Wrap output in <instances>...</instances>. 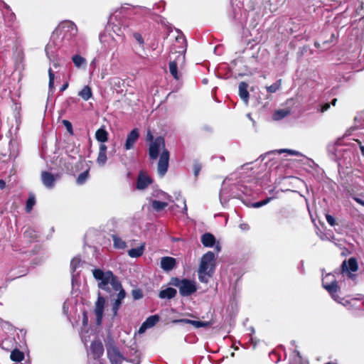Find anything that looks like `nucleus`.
<instances>
[{"instance_id":"obj_1","label":"nucleus","mask_w":364,"mask_h":364,"mask_svg":"<svg viewBox=\"0 0 364 364\" xmlns=\"http://www.w3.org/2000/svg\"><path fill=\"white\" fill-rule=\"evenodd\" d=\"M77 33V26L73 22L68 21L60 23L52 33L50 41L46 46L47 57L51 59L60 47L73 46Z\"/></svg>"},{"instance_id":"obj_2","label":"nucleus","mask_w":364,"mask_h":364,"mask_svg":"<svg viewBox=\"0 0 364 364\" xmlns=\"http://www.w3.org/2000/svg\"><path fill=\"white\" fill-rule=\"evenodd\" d=\"M94 277L100 281L98 287L102 290L110 291V288L115 292L119 291L117 298L114 299L112 304V312L115 316L117 314V311L122 305V301L125 297V291L122 287L120 282L117 278L114 276L112 272H103L100 269H95L92 272Z\"/></svg>"},{"instance_id":"obj_3","label":"nucleus","mask_w":364,"mask_h":364,"mask_svg":"<svg viewBox=\"0 0 364 364\" xmlns=\"http://www.w3.org/2000/svg\"><path fill=\"white\" fill-rule=\"evenodd\" d=\"M134 14V8L125 5L117 9L109 17L107 31H112L118 37L124 39L131 32V17Z\"/></svg>"},{"instance_id":"obj_4","label":"nucleus","mask_w":364,"mask_h":364,"mask_svg":"<svg viewBox=\"0 0 364 364\" xmlns=\"http://www.w3.org/2000/svg\"><path fill=\"white\" fill-rule=\"evenodd\" d=\"M160 150H162L158 163L157 171L161 176H164L167 172L169 161V151L165 148L164 138H156L149 145V154L151 159H156Z\"/></svg>"},{"instance_id":"obj_5","label":"nucleus","mask_w":364,"mask_h":364,"mask_svg":"<svg viewBox=\"0 0 364 364\" xmlns=\"http://www.w3.org/2000/svg\"><path fill=\"white\" fill-rule=\"evenodd\" d=\"M215 269V255L208 251L203 255L198 270V279L203 283H208Z\"/></svg>"},{"instance_id":"obj_6","label":"nucleus","mask_w":364,"mask_h":364,"mask_svg":"<svg viewBox=\"0 0 364 364\" xmlns=\"http://www.w3.org/2000/svg\"><path fill=\"white\" fill-rule=\"evenodd\" d=\"M241 193L250 195L247 187L240 184H229V180H224L220 192V200L223 205L228 203L230 198H240Z\"/></svg>"},{"instance_id":"obj_7","label":"nucleus","mask_w":364,"mask_h":364,"mask_svg":"<svg viewBox=\"0 0 364 364\" xmlns=\"http://www.w3.org/2000/svg\"><path fill=\"white\" fill-rule=\"evenodd\" d=\"M172 284L178 288L182 296H191L197 291L196 282L190 279L175 278Z\"/></svg>"},{"instance_id":"obj_8","label":"nucleus","mask_w":364,"mask_h":364,"mask_svg":"<svg viewBox=\"0 0 364 364\" xmlns=\"http://www.w3.org/2000/svg\"><path fill=\"white\" fill-rule=\"evenodd\" d=\"M322 285L323 287L331 294L333 300L341 303L339 297L336 294L338 291V285L334 275L331 274H327L325 277H323L322 279Z\"/></svg>"},{"instance_id":"obj_9","label":"nucleus","mask_w":364,"mask_h":364,"mask_svg":"<svg viewBox=\"0 0 364 364\" xmlns=\"http://www.w3.org/2000/svg\"><path fill=\"white\" fill-rule=\"evenodd\" d=\"M352 155L353 151L349 149L336 150V157L337 159L338 166L346 167L350 166L352 161Z\"/></svg>"},{"instance_id":"obj_10","label":"nucleus","mask_w":364,"mask_h":364,"mask_svg":"<svg viewBox=\"0 0 364 364\" xmlns=\"http://www.w3.org/2000/svg\"><path fill=\"white\" fill-rule=\"evenodd\" d=\"M358 268V262L353 257L350 258L348 261H343L341 264L342 273L347 274L348 277L350 278L353 277V275L351 274V272H356Z\"/></svg>"},{"instance_id":"obj_11","label":"nucleus","mask_w":364,"mask_h":364,"mask_svg":"<svg viewBox=\"0 0 364 364\" xmlns=\"http://www.w3.org/2000/svg\"><path fill=\"white\" fill-rule=\"evenodd\" d=\"M107 357L111 364H122L124 360L123 355L115 346H109L107 349Z\"/></svg>"},{"instance_id":"obj_12","label":"nucleus","mask_w":364,"mask_h":364,"mask_svg":"<svg viewBox=\"0 0 364 364\" xmlns=\"http://www.w3.org/2000/svg\"><path fill=\"white\" fill-rule=\"evenodd\" d=\"M104 353V348L100 341H92L90 350L87 353L89 356L92 357L95 360L100 358Z\"/></svg>"},{"instance_id":"obj_13","label":"nucleus","mask_w":364,"mask_h":364,"mask_svg":"<svg viewBox=\"0 0 364 364\" xmlns=\"http://www.w3.org/2000/svg\"><path fill=\"white\" fill-rule=\"evenodd\" d=\"M105 304V298L99 294L97 300L95 303V314L96 316V323L97 325H100L102 323Z\"/></svg>"},{"instance_id":"obj_14","label":"nucleus","mask_w":364,"mask_h":364,"mask_svg":"<svg viewBox=\"0 0 364 364\" xmlns=\"http://www.w3.org/2000/svg\"><path fill=\"white\" fill-rule=\"evenodd\" d=\"M0 2L3 4L2 15L4 16L5 23L8 26H12L16 20V16L7 4L2 1H0Z\"/></svg>"},{"instance_id":"obj_15","label":"nucleus","mask_w":364,"mask_h":364,"mask_svg":"<svg viewBox=\"0 0 364 364\" xmlns=\"http://www.w3.org/2000/svg\"><path fill=\"white\" fill-rule=\"evenodd\" d=\"M139 138V132L137 128L132 129L127 135L124 144L126 150H130Z\"/></svg>"},{"instance_id":"obj_16","label":"nucleus","mask_w":364,"mask_h":364,"mask_svg":"<svg viewBox=\"0 0 364 364\" xmlns=\"http://www.w3.org/2000/svg\"><path fill=\"white\" fill-rule=\"evenodd\" d=\"M151 178L145 173L141 171L138 176L136 181V188L144 190L151 183Z\"/></svg>"},{"instance_id":"obj_17","label":"nucleus","mask_w":364,"mask_h":364,"mask_svg":"<svg viewBox=\"0 0 364 364\" xmlns=\"http://www.w3.org/2000/svg\"><path fill=\"white\" fill-rule=\"evenodd\" d=\"M55 177L53 174L48 171L41 172V181L43 184L47 188H53L55 183Z\"/></svg>"},{"instance_id":"obj_18","label":"nucleus","mask_w":364,"mask_h":364,"mask_svg":"<svg viewBox=\"0 0 364 364\" xmlns=\"http://www.w3.org/2000/svg\"><path fill=\"white\" fill-rule=\"evenodd\" d=\"M176 264V261L175 258L171 257H164L161 259L160 266L163 270L169 272L175 267Z\"/></svg>"},{"instance_id":"obj_19","label":"nucleus","mask_w":364,"mask_h":364,"mask_svg":"<svg viewBox=\"0 0 364 364\" xmlns=\"http://www.w3.org/2000/svg\"><path fill=\"white\" fill-rule=\"evenodd\" d=\"M107 147L105 144H101L100 145L99 153H98V156L97 158V163L100 166H103L105 165V164L107 162Z\"/></svg>"},{"instance_id":"obj_20","label":"nucleus","mask_w":364,"mask_h":364,"mask_svg":"<svg viewBox=\"0 0 364 364\" xmlns=\"http://www.w3.org/2000/svg\"><path fill=\"white\" fill-rule=\"evenodd\" d=\"M247 87L248 85L245 82H241L238 86L240 97L244 101V102L246 105L248 104L250 97Z\"/></svg>"},{"instance_id":"obj_21","label":"nucleus","mask_w":364,"mask_h":364,"mask_svg":"<svg viewBox=\"0 0 364 364\" xmlns=\"http://www.w3.org/2000/svg\"><path fill=\"white\" fill-rule=\"evenodd\" d=\"M200 240L202 244L207 247H212L215 243V237L209 232L202 235Z\"/></svg>"},{"instance_id":"obj_22","label":"nucleus","mask_w":364,"mask_h":364,"mask_svg":"<svg viewBox=\"0 0 364 364\" xmlns=\"http://www.w3.org/2000/svg\"><path fill=\"white\" fill-rule=\"evenodd\" d=\"M95 138L96 139L104 144L108 140V132L105 129V127H102L99 129H97L95 132Z\"/></svg>"},{"instance_id":"obj_23","label":"nucleus","mask_w":364,"mask_h":364,"mask_svg":"<svg viewBox=\"0 0 364 364\" xmlns=\"http://www.w3.org/2000/svg\"><path fill=\"white\" fill-rule=\"evenodd\" d=\"M176 290L172 287H168L166 289L161 290L159 294V296L161 299H171L176 295Z\"/></svg>"},{"instance_id":"obj_24","label":"nucleus","mask_w":364,"mask_h":364,"mask_svg":"<svg viewBox=\"0 0 364 364\" xmlns=\"http://www.w3.org/2000/svg\"><path fill=\"white\" fill-rule=\"evenodd\" d=\"M145 243H142L136 248H132L128 251V255L132 258H137L141 257L144 252Z\"/></svg>"},{"instance_id":"obj_25","label":"nucleus","mask_w":364,"mask_h":364,"mask_svg":"<svg viewBox=\"0 0 364 364\" xmlns=\"http://www.w3.org/2000/svg\"><path fill=\"white\" fill-rule=\"evenodd\" d=\"M78 95L85 101L89 100L92 97V91L89 85L85 86L79 92Z\"/></svg>"},{"instance_id":"obj_26","label":"nucleus","mask_w":364,"mask_h":364,"mask_svg":"<svg viewBox=\"0 0 364 364\" xmlns=\"http://www.w3.org/2000/svg\"><path fill=\"white\" fill-rule=\"evenodd\" d=\"M82 262L80 258L79 257H74L70 262V268L73 272V277H72V282H74L75 275L74 274V272L77 271V269L81 266Z\"/></svg>"},{"instance_id":"obj_27","label":"nucleus","mask_w":364,"mask_h":364,"mask_svg":"<svg viewBox=\"0 0 364 364\" xmlns=\"http://www.w3.org/2000/svg\"><path fill=\"white\" fill-rule=\"evenodd\" d=\"M10 358L13 361L21 362L24 359V353L18 349L11 351Z\"/></svg>"},{"instance_id":"obj_28","label":"nucleus","mask_w":364,"mask_h":364,"mask_svg":"<svg viewBox=\"0 0 364 364\" xmlns=\"http://www.w3.org/2000/svg\"><path fill=\"white\" fill-rule=\"evenodd\" d=\"M281 87H282V80L279 79V80H277L272 85H271L269 86H267L266 90H267V92H269V93H274L277 91H278L279 90H280Z\"/></svg>"},{"instance_id":"obj_29","label":"nucleus","mask_w":364,"mask_h":364,"mask_svg":"<svg viewBox=\"0 0 364 364\" xmlns=\"http://www.w3.org/2000/svg\"><path fill=\"white\" fill-rule=\"evenodd\" d=\"M72 60H73L74 65L77 68H80L82 65L86 64L85 58L82 57L80 55H73V58H72Z\"/></svg>"},{"instance_id":"obj_30","label":"nucleus","mask_w":364,"mask_h":364,"mask_svg":"<svg viewBox=\"0 0 364 364\" xmlns=\"http://www.w3.org/2000/svg\"><path fill=\"white\" fill-rule=\"evenodd\" d=\"M159 321V316L158 315H153L148 317L144 323L146 326L150 328L154 326L156 323Z\"/></svg>"},{"instance_id":"obj_31","label":"nucleus","mask_w":364,"mask_h":364,"mask_svg":"<svg viewBox=\"0 0 364 364\" xmlns=\"http://www.w3.org/2000/svg\"><path fill=\"white\" fill-rule=\"evenodd\" d=\"M191 324L196 328H208L212 325V322L191 320Z\"/></svg>"},{"instance_id":"obj_32","label":"nucleus","mask_w":364,"mask_h":364,"mask_svg":"<svg viewBox=\"0 0 364 364\" xmlns=\"http://www.w3.org/2000/svg\"><path fill=\"white\" fill-rule=\"evenodd\" d=\"M289 112L286 109H279L274 112L273 119L274 120H280L289 114Z\"/></svg>"},{"instance_id":"obj_33","label":"nucleus","mask_w":364,"mask_h":364,"mask_svg":"<svg viewBox=\"0 0 364 364\" xmlns=\"http://www.w3.org/2000/svg\"><path fill=\"white\" fill-rule=\"evenodd\" d=\"M151 205H152V208L156 211H160V210H163L164 208H165L168 205V203L166 202H162V201L154 200L152 201Z\"/></svg>"},{"instance_id":"obj_34","label":"nucleus","mask_w":364,"mask_h":364,"mask_svg":"<svg viewBox=\"0 0 364 364\" xmlns=\"http://www.w3.org/2000/svg\"><path fill=\"white\" fill-rule=\"evenodd\" d=\"M114 247L117 249H124L126 247V242L122 240L120 237L113 235Z\"/></svg>"},{"instance_id":"obj_35","label":"nucleus","mask_w":364,"mask_h":364,"mask_svg":"<svg viewBox=\"0 0 364 364\" xmlns=\"http://www.w3.org/2000/svg\"><path fill=\"white\" fill-rule=\"evenodd\" d=\"M36 204V198L33 195H30L29 198L26 201V210L27 213H29L33 209V207Z\"/></svg>"},{"instance_id":"obj_36","label":"nucleus","mask_w":364,"mask_h":364,"mask_svg":"<svg viewBox=\"0 0 364 364\" xmlns=\"http://www.w3.org/2000/svg\"><path fill=\"white\" fill-rule=\"evenodd\" d=\"M169 71L175 79H178L177 63L175 60L169 63Z\"/></svg>"},{"instance_id":"obj_37","label":"nucleus","mask_w":364,"mask_h":364,"mask_svg":"<svg viewBox=\"0 0 364 364\" xmlns=\"http://www.w3.org/2000/svg\"><path fill=\"white\" fill-rule=\"evenodd\" d=\"M48 75H49V82L48 87L49 90L52 91L54 89V78L55 75L51 68L48 69Z\"/></svg>"},{"instance_id":"obj_38","label":"nucleus","mask_w":364,"mask_h":364,"mask_svg":"<svg viewBox=\"0 0 364 364\" xmlns=\"http://www.w3.org/2000/svg\"><path fill=\"white\" fill-rule=\"evenodd\" d=\"M88 176H89L88 171H85L81 173L77 178V184H79V185L83 184L86 181V180L88 178Z\"/></svg>"},{"instance_id":"obj_39","label":"nucleus","mask_w":364,"mask_h":364,"mask_svg":"<svg viewBox=\"0 0 364 364\" xmlns=\"http://www.w3.org/2000/svg\"><path fill=\"white\" fill-rule=\"evenodd\" d=\"M133 37L134 40L139 43V45L141 48H144V41L142 36L138 32H134L133 33Z\"/></svg>"},{"instance_id":"obj_40","label":"nucleus","mask_w":364,"mask_h":364,"mask_svg":"<svg viewBox=\"0 0 364 364\" xmlns=\"http://www.w3.org/2000/svg\"><path fill=\"white\" fill-rule=\"evenodd\" d=\"M63 124L65 127L67 131L70 134H73V126L70 122L66 119H63L62 122Z\"/></svg>"},{"instance_id":"obj_41","label":"nucleus","mask_w":364,"mask_h":364,"mask_svg":"<svg viewBox=\"0 0 364 364\" xmlns=\"http://www.w3.org/2000/svg\"><path fill=\"white\" fill-rule=\"evenodd\" d=\"M202 168V166L199 163H195L193 164V172L196 177H197Z\"/></svg>"},{"instance_id":"obj_42","label":"nucleus","mask_w":364,"mask_h":364,"mask_svg":"<svg viewBox=\"0 0 364 364\" xmlns=\"http://www.w3.org/2000/svg\"><path fill=\"white\" fill-rule=\"evenodd\" d=\"M330 108V104L329 103H325L323 105H319V107L317 108V111L320 112L321 113L325 112Z\"/></svg>"},{"instance_id":"obj_43","label":"nucleus","mask_w":364,"mask_h":364,"mask_svg":"<svg viewBox=\"0 0 364 364\" xmlns=\"http://www.w3.org/2000/svg\"><path fill=\"white\" fill-rule=\"evenodd\" d=\"M269 198L268 199H266V200H262V201H259V202H257V203H255L252 204V207L254 208H260L264 205H266L269 201Z\"/></svg>"},{"instance_id":"obj_44","label":"nucleus","mask_w":364,"mask_h":364,"mask_svg":"<svg viewBox=\"0 0 364 364\" xmlns=\"http://www.w3.org/2000/svg\"><path fill=\"white\" fill-rule=\"evenodd\" d=\"M278 152L280 153V154L283 153V152H287L289 154L294 155V156L300 155V153L299 151H294V150H291V149H280L279 151H278Z\"/></svg>"},{"instance_id":"obj_45","label":"nucleus","mask_w":364,"mask_h":364,"mask_svg":"<svg viewBox=\"0 0 364 364\" xmlns=\"http://www.w3.org/2000/svg\"><path fill=\"white\" fill-rule=\"evenodd\" d=\"M132 296L134 299H139L142 298L143 294L141 290H133L132 291Z\"/></svg>"},{"instance_id":"obj_46","label":"nucleus","mask_w":364,"mask_h":364,"mask_svg":"<svg viewBox=\"0 0 364 364\" xmlns=\"http://www.w3.org/2000/svg\"><path fill=\"white\" fill-rule=\"evenodd\" d=\"M326 218L328 223L331 226H334L336 225V220L332 215L327 214L326 215Z\"/></svg>"},{"instance_id":"obj_47","label":"nucleus","mask_w":364,"mask_h":364,"mask_svg":"<svg viewBox=\"0 0 364 364\" xmlns=\"http://www.w3.org/2000/svg\"><path fill=\"white\" fill-rule=\"evenodd\" d=\"M191 319H188V318H181V319H176V320H173V323H187V324H191Z\"/></svg>"},{"instance_id":"obj_48","label":"nucleus","mask_w":364,"mask_h":364,"mask_svg":"<svg viewBox=\"0 0 364 364\" xmlns=\"http://www.w3.org/2000/svg\"><path fill=\"white\" fill-rule=\"evenodd\" d=\"M87 332H84L82 331H81V338L85 345H87V343L89 341V338H88L89 336H87Z\"/></svg>"},{"instance_id":"obj_49","label":"nucleus","mask_w":364,"mask_h":364,"mask_svg":"<svg viewBox=\"0 0 364 364\" xmlns=\"http://www.w3.org/2000/svg\"><path fill=\"white\" fill-rule=\"evenodd\" d=\"M149 328L146 326V325L143 322L141 326L139 328V333L142 334L144 333Z\"/></svg>"},{"instance_id":"obj_50","label":"nucleus","mask_w":364,"mask_h":364,"mask_svg":"<svg viewBox=\"0 0 364 364\" xmlns=\"http://www.w3.org/2000/svg\"><path fill=\"white\" fill-rule=\"evenodd\" d=\"M82 324L84 326H87L88 324V318L87 316V314L85 312L83 313V317H82Z\"/></svg>"},{"instance_id":"obj_51","label":"nucleus","mask_w":364,"mask_h":364,"mask_svg":"<svg viewBox=\"0 0 364 364\" xmlns=\"http://www.w3.org/2000/svg\"><path fill=\"white\" fill-rule=\"evenodd\" d=\"M353 199L361 205L364 206V200L358 197H353Z\"/></svg>"},{"instance_id":"obj_52","label":"nucleus","mask_w":364,"mask_h":364,"mask_svg":"<svg viewBox=\"0 0 364 364\" xmlns=\"http://www.w3.org/2000/svg\"><path fill=\"white\" fill-rule=\"evenodd\" d=\"M240 228L242 230H249V225L246 223H243V224H241L240 225Z\"/></svg>"},{"instance_id":"obj_53","label":"nucleus","mask_w":364,"mask_h":364,"mask_svg":"<svg viewBox=\"0 0 364 364\" xmlns=\"http://www.w3.org/2000/svg\"><path fill=\"white\" fill-rule=\"evenodd\" d=\"M50 61H53V66L56 68L58 67V62L55 61V54L51 57V59L48 58Z\"/></svg>"},{"instance_id":"obj_54","label":"nucleus","mask_w":364,"mask_h":364,"mask_svg":"<svg viewBox=\"0 0 364 364\" xmlns=\"http://www.w3.org/2000/svg\"><path fill=\"white\" fill-rule=\"evenodd\" d=\"M6 187V182L4 180H0V189L3 190Z\"/></svg>"},{"instance_id":"obj_55","label":"nucleus","mask_w":364,"mask_h":364,"mask_svg":"<svg viewBox=\"0 0 364 364\" xmlns=\"http://www.w3.org/2000/svg\"><path fill=\"white\" fill-rule=\"evenodd\" d=\"M68 82H66V83H65V84H64V85L60 87V92H63V91H65V90L68 88Z\"/></svg>"},{"instance_id":"obj_56","label":"nucleus","mask_w":364,"mask_h":364,"mask_svg":"<svg viewBox=\"0 0 364 364\" xmlns=\"http://www.w3.org/2000/svg\"><path fill=\"white\" fill-rule=\"evenodd\" d=\"M183 212L185 213H187V205H186L185 199H183Z\"/></svg>"},{"instance_id":"obj_57","label":"nucleus","mask_w":364,"mask_h":364,"mask_svg":"<svg viewBox=\"0 0 364 364\" xmlns=\"http://www.w3.org/2000/svg\"><path fill=\"white\" fill-rule=\"evenodd\" d=\"M106 38H107V36L105 34L102 35L100 38L101 42L104 43L106 41V39H105Z\"/></svg>"},{"instance_id":"obj_58","label":"nucleus","mask_w":364,"mask_h":364,"mask_svg":"<svg viewBox=\"0 0 364 364\" xmlns=\"http://www.w3.org/2000/svg\"><path fill=\"white\" fill-rule=\"evenodd\" d=\"M132 362L134 364H139L140 363V360H139V358H135L133 360H132Z\"/></svg>"},{"instance_id":"obj_59","label":"nucleus","mask_w":364,"mask_h":364,"mask_svg":"<svg viewBox=\"0 0 364 364\" xmlns=\"http://www.w3.org/2000/svg\"><path fill=\"white\" fill-rule=\"evenodd\" d=\"M358 143L360 145V151H361V154L362 155L364 156V146H361L360 143L358 141Z\"/></svg>"},{"instance_id":"obj_60","label":"nucleus","mask_w":364,"mask_h":364,"mask_svg":"<svg viewBox=\"0 0 364 364\" xmlns=\"http://www.w3.org/2000/svg\"><path fill=\"white\" fill-rule=\"evenodd\" d=\"M336 101H337V100H336V99H333V100H332V102H331V104L333 106H335V105H336Z\"/></svg>"},{"instance_id":"obj_61","label":"nucleus","mask_w":364,"mask_h":364,"mask_svg":"<svg viewBox=\"0 0 364 364\" xmlns=\"http://www.w3.org/2000/svg\"><path fill=\"white\" fill-rule=\"evenodd\" d=\"M148 136V139H149V140H152V139H153V136H152V135H151L150 133H149V134H148V136Z\"/></svg>"},{"instance_id":"obj_62","label":"nucleus","mask_w":364,"mask_h":364,"mask_svg":"<svg viewBox=\"0 0 364 364\" xmlns=\"http://www.w3.org/2000/svg\"><path fill=\"white\" fill-rule=\"evenodd\" d=\"M30 231H31V230H26V231L25 232V233H24V234H25V235H26V236H28V235L30 234Z\"/></svg>"},{"instance_id":"obj_63","label":"nucleus","mask_w":364,"mask_h":364,"mask_svg":"<svg viewBox=\"0 0 364 364\" xmlns=\"http://www.w3.org/2000/svg\"><path fill=\"white\" fill-rule=\"evenodd\" d=\"M203 82H204V83H206V82H207V80H206L205 79V80H203Z\"/></svg>"},{"instance_id":"obj_64","label":"nucleus","mask_w":364,"mask_h":364,"mask_svg":"<svg viewBox=\"0 0 364 364\" xmlns=\"http://www.w3.org/2000/svg\"><path fill=\"white\" fill-rule=\"evenodd\" d=\"M63 309H65V303H64V304H63Z\"/></svg>"}]
</instances>
